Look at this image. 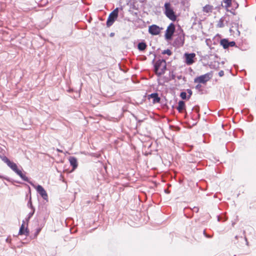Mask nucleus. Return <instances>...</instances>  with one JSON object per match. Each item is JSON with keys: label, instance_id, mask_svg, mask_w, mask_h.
<instances>
[{"label": "nucleus", "instance_id": "nucleus-20", "mask_svg": "<svg viewBox=\"0 0 256 256\" xmlns=\"http://www.w3.org/2000/svg\"><path fill=\"white\" fill-rule=\"evenodd\" d=\"M28 188H29V189H30V196L28 202V208H30L31 210H34V209H35V208H34V206H32V204L30 187L28 186Z\"/></svg>", "mask_w": 256, "mask_h": 256}, {"label": "nucleus", "instance_id": "nucleus-24", "mask_svg": "<svg viewBox=\"0 0 256 256\" xmlns=\"http://www.w3.org/2000/svg\"><path fill=\"white\" fill-rule=\"evenodd\" d=\"M35 212V209L32 210V211L28 214V218H26V220L28 222L31 217L34 215Z\"/></svg>", "mask_w": 256, "mask_h": 256}, {"label": "nucleus", "instance_id": "nucleus-9", "mask_svg": "<svg viewBox=\"0 0 256 256\" xmlns=\"http://www.w3.org/2000/svg\"><path fill=\"white\" fill-rule=\"evenodd\" d=\"M220 44L223 46L224 48L226 49L229 47H232L236 45L234 41L229 42L227 39H222L220 40Z\"/></svg>", "mask_w": 256, "mask_h": 256}, {"label": "nucleus", "instance_id": "nucleus-38", "mask_svg": "<svg viewBox=\"0 0 256 256\" xmlns=\"http://www.w3.org/2000/svg\"><path fill=\"white\" fill-rule=\"evenodd\" d=\"M206 237H208V238H210V236H206Z\"/></svg>", "mask_w": 256, "mask_h": 256}, {"label": "nucleus", "instance_id": "nucleus-37", "mask_svg": "<svg viewBox=\"0 0 256 256\" xmlns=\"http://www.w3.org/2000/svg\"><path fill=\"white\" fill-rule=\"evenodd\" d=\"M114 33H111V34H110V36H113V35H114Z\"/></svg>", "mask_w": 256, "mask_h": 256}, {"label": "nucleus", "instance_id": "nucleus-27", "mask_svg": "<svg viewBox=\"0 0 256 256\" xmlns=\"http://www.w3.org/2000/svg\"><path fill=\"white\" fill-rule=\"evenodd\" d=\"M186 92L188 93V100H189L192 94V92L190 89H187Z\"/></svg>", "mask_w": 256, "mask_h": 256}, {"label": "nucleus", "instance_id": "nucleus-3", "mask_svg": "<svg viewBox=\"0 0 256 256\" xmlns=\"http://www.w3.org/2000/svg\"><path fill=\"white\" fill-rule=\"evenodd\" d=\"M118 9L116 8L109 15L107 21L106 26L108 27L110 26L114 22L118 16Z\"/></svg>", "mask_w": 256, "mask_h": 256}, {"label": "nucleus", "instance_id": "nucleus-18", "mask_svg": "<svg viewBox=\"0 0 256 256\" xmlns=\"http://www.w3.org/2000/svg\"><path fill=\"white\" fill-rule=\"evenodd\" d=\"M213 10V6L209 4H207L203 7L202 10L204 12L208 13L212 12Z\"/></svg>", "mask_w": 256, "mask_h": 256}, {"label": "nucleus", "instance_id": "nucleus-33", "mask_svg": "<svg viewBox=\"0 0 256 256\" xmlns=\"http://www.w3.org/2000/svg\"><path fill=\"white\" fill-rule=\"evenodd\" d=\"M6 242H8V243H10L11 242V239L10 238H8L6 240Z\"/></svg>", "mask_w": 256, "mask_h": 256}, {"label": "nucleus", "instance_id": "nucleus-29", "mask_svg": "<svg viewBox=\"0 0 256 256\" xmlns=\"http://www.w3.org/2000/svg\"><path fill=\"white\" fill-rule=\"evenodd\" d=\"M192 210L194 212H198L199 210V208L197 206H194L192 208Z\"/></svg>", "mask_w": 256, "mask_h": 256}, {"label": "nucleus", "instance_id": "nucleus-35", "mask_svg": "<svg viewBox=\"0 0 256 256\" xmlns=\"http://www.w3.org/2000/svg\"><path fill=\"white\" fill-rule=\"evenodd\" d=\"M218 221L220 220V217L219 216H218Z\"/></svg>", "mask_w": 256, "mask_h": 256}, {"label": "nucleus", "instance_id": "nucleus-14", "mask_svg": "<svg viewBox=\"0 0 256 256\" xmlns=\"http://www.w3.org/2000/svg\"><path fill=\"white\" fill-rule=\"evenodd\" d=\"M24 221H23V222L20 227L18 234L19 235H22L24 234L26 236H28L29 234V230H28V228L24 229Z\"/></svg>", "mask_w": 256, "mask_h": 256}, {"label": "nucleus", "instance_id": "nucleus-36", "mask_svg": "<svg viewBox=\"0 0 256 256\" xmlns=\"http://www.w3.org/2000/svg\"><path fill=\"white\" fill-rule=\"evenodd\" d=\"M181 78V76H178V79L180 80Z\"/></svg>", "mask_w": 256, "mask_h": 256}, {"label": "nucleus", "instance_id": "nucleus-5", "mask_svg": "<svg viewBox=\"0 0 256 256\" xmlns=\"http://www.w3.org/2000/svg\"><path fill=\"white\" fill-rule=\"evenodd\" d=\"M184 42V34L182 33L176 38L172 43V46L176 48H180L183 46Z\"/></svg>", "mask_w": 256, "mask_h": 256}, {"label": "nucleus", "instance_id": "nucleus-32", "mask_svg": "<svg viewBox=\"0 0 256 256\" xmlns=\"http://www.w3.org/2000/svg\"><path fill=\"white\" fill-rule=\"evenodd\" d=\"M192 110H194L196 111V112L198 113L199 112V108H193Z\"/></svg>", "mask_w": 256, "mask_h": 256}, {"label": "nucleus", "instance_id": "nucleus-31", "mask_svg": "<svg viewBox=\"0 0 256 256\" xmlns=\"http://www.w3.org/2000/svg\"><path fill=\"white\" fill-rule=\"evenodd\" d=\"M40 230H41L40 228H38L36 230V234H35L36 236L38 234V233L40 232Z\"/></svg>", "mask_w": 256, "mask_h": 256}, {"label": "nucleus", "instance_id": "nucleus-8", "mask_svg": "<svg viewBox=\"0 0 256 256\" xmlns=\"http://www.w3.org/2000/svg\"><path fill=\"white\" fill-rule=\"evenodd\" d=\"M36 190L38 192L44 200L48 201V195L44 189V188L40 185H38Z\"/></svg>", "mask_w": 256, "mask_h": 256}, {"label": "nucleus", "instance_id": "nucleus-21", "mask_svg": "<svg viewBox=\"0 0 256 256\" xmlns=\"http://www.w3.org/2000/svg\"><path fill=\"white\" fill-rule=\"evenodd\" d=\"M195 88L200 94H203V89L202 88V85L200 83L195 86Z\"/></svg>", "mask_w": 256, "mask_h": 256}, {"label": "nucleus", "instance_id": "nucleus-28", "mask_svg": "<svg viewBox=\"0 0 256 256\" xmlns=\"http://www.w3.org/2000/svg\"><path fill=\"white\" fill-rule=\"evenodd\" d=\"M0 178L4 179V180H6L7 181H8V182L10 181V178H8L7 176H2L0 175Z\"/></svg>", "mask_w": 256, "mask_h": 256}, {"label": "nucleus", "instance_id": "nucleus-12", "mask_svg": "<svg viewBox=\"0 0 256 256\" xmlns=\"http://www.w3.org/2000/svg\"><path fill=\"white\" fill-rule=\"evenodd\" d=\"M148 98H152L153 104L159 103L160 101V98L158 96V94L157 92L152 93L148 95Z\"/></svg>", "mask_w": 256, "mask_h": 256}, {"label": "nucleus", "instance_id": "nucleus-7", "mask_svg": "<svg viewBox=\"0 0 256 256\" xmlns=\"http://www.w3.org/2000/svg\"><path fill=\"white\" fill-rule=\"evenodd\" d=\"M162 28H160L157 25L152 24L149 26L148 32L153 36L158 35L160 34Z\"/></svg>", "mask_w": 256, "mask_h": 256}, {"label": "nucleus", "instance_id": "nucleus-39", "mask_svg": "<svg viewBox=\"0 0 256 256\" xmlns=\"http://www.w3.org/2000/svg\"><path fill=\"white\" fill-rule=\"evenodd\" d=\"M235 238H236V239H237V238H238V236H236V237H235Z\"/></svg>", "mask_w": 256, "mask_h": 256}, {"label": "nucleus", "instance_id": "nucleus-30", "mask_svg": "<svg viewBox=\"0 0 256 256\" xmlns=\"http://www.w3.org/2000/svg\"><path fill=\"white\" fill-rule=\"evenodd\" d=\"M224 75V72L223 70H220L218 72V76H222Z\"/></svg>", "mask_w": 256, "mask_h": 256}, {"label": "nucleus", "instance_id": "nucleus-16", "mask_svg": "<svg viewBox=\"0 0 256 256\" xmlns=\"http://www.w3.org/2000/svg\"><path fill=\"white\" fill-rule=\"evenodd\" d=\"M166 62H165V63L160 68V70H158V72H156V74L158 76H160L162 74H163L166 70Z\"/></svg>", "mask_w": 256, "mask_h": 256}, {"label": "nucleus", "instance_id": "nucleus-34", "mask_svg": "<svg viewBox=\"0 0 256 256\" xmlns=\"http://www.w3.org/2000/svg\"><path fill=\"white\" fill-rule=\"evenodd\" d=\"M57 151L58 152H62V150H59L58 148L57 149Z\"/></svg>", "mask_w": 256, "mask_h": 256}, {"label": "nucleus", "instance_id": "nucleus-4", "mask_svg": "<svg viewBox=\"0 0 256 256\" xmlns=\"http://www.w3.org/2000/svg\"><path fill=\"white\" fill-rule=\"evenodd\" d=\"M212 74L210 73H206L194 79V83H200V84H205L207 82H208L212 78Z\"/></svg>", "mask_w": 256, "mask_h": 256}, {"label": "nucleus", "instance_id": "nucleus-23", "mask_svg": "<svg viewBox=\"0 0 256 256\" xmlns=\"http://www.w3.org/2000/svg\"><path fill=\"white\" fill-rule=\"evenodd\" d=\"M180 96L182 100H188V96L186 95V93L184 92H180Z\"/></svg>", "mask_w": 256, "mask_h": 256}, {"label": "nucleus", "instance_id": "nucleus-17", "mask_svg": "<svg viewBox=\"0 0 256 256\" xmlns=\"http://www.w3.org/2000/svg\"><path fill=\"white\" fill-rule=\"evenodd\" d=\"M147 46V45L145 42H140L138 44V48L140 51L144 50Z\"/></svg>", "mask_w": 256, "mask_h": 256}, {"label": "nucleus", "instance_id": "nucleus-10", "mask_svg": "<svg viewBox=\"0 0 256 256\" xmlns=\"http://www.w3.org/2000/svg\"><path fill=\"white\" fill-rule=\"evenodd\" d=\"M186 62L188 65H191L194 62V58L196 56L194 53L185 54Z\"/></svg>", "mask_w": 256, "mask_h": 256}, {"label": "nucleus", "instance_id": "nucleus-6", "mask_svg": "<svg viewBox=\"0 0 256 256\" xmlns=\"http://www.w3.org/2000/svg\"><path fill=\"white\" fill-rule=\"evenodd\" d=\"M175 30V26L174 24L171 23L167 28L165 34V38L166 40H171L173 34Z\"/></svg>", "mask_w": 256, "mask_h": 256}, {"label": "nucleus", "instance_id": "nucleus-25", "mask_svg": "<svg viewBox=\"0 0 256 256\" xmlns=\"http://www.w3.org/2000/svg\"><path fill=\"white\" fill-rule=\"evenodd\" d=\"M176 78V75L174 72H170V80H174Z\"/></svg>", "mask_w": 256, "mask_h": 256}, {"label": "nucleus", "instance_id": "nucleus-13", "mask_svg": "<svg viewBox=\"0 0 256 256\" xmlns=\"http://www.w3.org/2000/svg\"><path fill=\"white\" fill-rule=\"evenodd\" d=\"M69 162L70 166L72 167V170L76 169L78 167V161L77 159L74 156H70L69 158Z\"/></svg>", "mask_w": 256, "mask_h": 256}, {"label": "nucleus", "instance_id": "nucleus-1", "mask_svg": "<svg viewBox=\"0 0 256 256\" xmlns=\"http://www.w3.org/2000/svg\"><path fill=\"white\" fill-rule=\"evenodd\" d=\"M0 158L6 163L14 172L20 178L32 185V183L30 181L28 178L18 168L16 164L11 162L6 156L0 154Z\"/></svg>", "mask_w": 256, "mask_h": 256}, {"label": "nucleus", "instance_id": "nucleus-11", "mask_svg": "<svg viewBox=\"0 0 256 256\" xmlns=\"http://www.w3.org/2000/svg\"><path fill=\"white\" fill-rule=\"evenodd\" d=\"M164 63H165V60L164 59L158 60L156 62L154 65V72L156 74V72L160 70V68Z\"/></svg>", "mask_w": 256, "mask_h": 256}, {"label": "nucleus", "instance_id": "nucleus-2", "mask_svg": "<svg viewBox=\"0 0 256 256\" xmlns=\"http://www.w3.org/2000/svg\"><path fill=\"white\" fill-rule=\"evenodd\" d=\"M165 14L170 20L175 21L176 20V16L174 14V10L170 8V2H166L164 4Z\"/></svg>", "mask_w": 256, "mask_h": 256}, {"label": "nucleus", "instance_id": "nucleus-26", "mask_svg": "<svg viewBox=\"0 0 256 256\" xmlns=\"http://www.w3.org/2000/svg\"><path fill=\"white\" fill-rule=\"evenodd\" d=\"M162 54H167L168 56H170L172 54V52H171V50H170L167 49V50H164L162 52Z\"/></svg>", "mask_w": 256, "mask_h": 256}, {"label": "nucleus", "instance_id": "nucleus-15", "mask_svg": "<svg viewBox=\"0 0 256 256\" xmlns=\"http://www.w3.org/2000/svg\"><path fill=\"white\" fill-rule=\"evenodd\" d=\"M176 109L179 112H182L183 110H186L185 102L183 100H180Z\"/></svg>", "mask_w": 256, "mask_h": 256}, {"label": "nucleus", "instance_id": "nucleus-19", "mask_svg": "<svg viewBox=\"0 0 256 256\" xmlns=\"http://www.w3.org/2000/svg\"><path fill=\"white\" fill-rule=\"evenodd\" d=\"M226 17L224 16H223L222 18H221L220 20H218V24H216V26L218 28H223L224 27V22L226 20Z\"/></svg>", "mask_w": 256, "mask_h": 256}, {"label": "nucleus", "instance_id": "nucleus-22", "mask_svg": "<svg viewBox=\"0 0 256 256\" xmlns=\"http://www.w3.org/2000/svg\"><path fill=\"white\" fill-rule=\"evenodd\" d=\"M223 2L226 4L225 7L228 8L232 5V0H223Z\"/></svg>", "mask_w": 256, "mask_h": 256}]
</instances>
